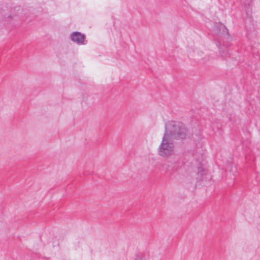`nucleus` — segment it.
Segmentation results:
<instances>
[{
    "label": "nucleus",
    "instance_id": "obj_7",
    "mask_svg": "<svg viewBox=\"0 0 260 260\" xmlns=\"http://www.w3.org/2000/svg\"><path fill=\"white\" fill-rule=\"evenodd\" d=\"M221 55L223 57H226V53L224 55L223 53H220Z\"/></svg>",
    "mask_w": 260,
    "mask_h": 260
},
{
    "label": "nucleus",
    "instance_id": "obj_5",
    "mask_svg": "<svg viewBox=\"0 0 260 260\" xmlns=\"http://www.w3.org/2000/svg\"><path fill=\"white\" fill-rule=\"evenodd\" d=\"M204 164L203 162H200L199 165L198 166V174H201V175H203L204 172H205V170L204 169Z\"/></svg>",
    "mask_w": 260,
    "mask_h": 260
},
{
    "label": "nucleus",
    "instance_id": "obj_2",
    "mask_svg": "<svg viewBox=\"0 0 260 260\" xmlns=\"http://www.w3.org/2000/svg\"><path fill=\"white\" fill-rule=\"evenodd\" d=\"M158 150L159 154L162 157L168 156L173 154L174 144L168 133H164Z\"/></svg>",
    "mask_w": 260,
    "mask_h": 260
},
{
    "label": "nucleus",
    "instance_id": "obj_1",
    "mask_svg": "<svg viewBox=\"0 0 260 260\" xmlns=\"http://www.w3.org/2000/svg\"><path fill=\"white\" fill-rule=\"evenodd\" d=\"M166 132L170 138L175 139H182L184 138L187 134V130L184 124L179 121H169L165 124Z\"/></svg>",
    "mask_w": 260,
    "mask_h": 260
},
{
    "label": "nucleus",
    "instance_id": "obj_4",
    "mask_svg": "<svg viewBox=\"0 0 260 260\" xmlns=\"http://www.w3.org/2000/svg\"><path fill=\"white\" fill-rule=\"evenodd\" d=\"M214 31L218 35L229 34L228 29L221 23H216L215 24Z\"/></svg>",
    "mask_w": 260,
    "mask_h": 260
},
{
    "label": "nucleus",
    "instance_id": "obj_3",
    "mask_svg": "<svg viewBox=\"0 0 260 260\" xmlns=\"http://www.w3.org/2000/svg\"><path fill=\"white\" fill-rule=\"evenodd\" d=\"M71 40L79 45H85V36L79 31L73 32L71 35Z\"/></svg>",
    "mask_w": 260,
    "mask_h": 260
},
{
    "label": "nucleus",
    "instance_id": "obj_6",
    "mask_svg": "<svg viewBox=\"0 0 260 260\" xmlns=\"http://www.w3.org/2000/svg\"><path fill=\"white\" fill-rule=\"evenodd\" d=\"M134 260H147L146 256L142 253H138L134 258Z\"/></svg>",
    "mask_w": 260,
    "mask_h": 260
}]
</instances>
